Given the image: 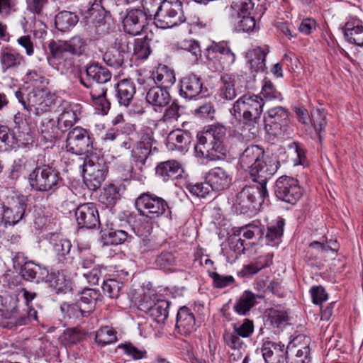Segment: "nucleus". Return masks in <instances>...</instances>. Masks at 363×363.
Wrapping results in <instances>:
<instances>
[{
  "instance_id": "1",
  "label": "nucleus",
  "mask_w": 363,
  "mask_h": 363,
  "mask_svg": "<svg viewBox=\"0 0 363 363\" xmlns=\"http://www.w3.org/2000/svg\"><path fill=\"white\" fill-rule=\"evenodd\" d=\"M240 167L248 172L256 183L267 184V180L279 169V162L272 155H266L259 145L247 146L239 158Z\"/></svg>"
},
{
  "instance_id": "2",
  "label": "nucleus",
  "mask_w": 363,
  "mask_h": 363,
  "mask_svg": "<svg viewBox=\"0 0 363 363\" xmlns=\"http://www.w3.org/2000/svg\"><path fill=\"white\" fill-rule=\"evenodd\" d=\"M86 40L75 35L68 40H52L48 45L51 55L48 57L49 64L62 73L70 71L74 66V59L69 54L81 55L85 52Z\"/></svg>"
},
{
  "instance_id": "3",
  "label": "nucleus",
  "mask_w": 363,
  "mask_h": 363,
  "mask_svg": "<svg viewBox=\"0 0 363 363\" xmlns=\"http://www.w3.org/2000/svg\"><path fill=\"white\" fill-rule=\"evenodd\" d=\"M263 99L255 94H244L234 102L230 109L232 116L238 122H242L252 138L259 133V121L263 111Z\"/></svg>"
},
{
  "instance_id": "4",
  "label": "nucleus",
  "mask_w": 363,
  "mask_h": 363,
  "mask_svg": "<svg viewBox=\"0 0 363 363\" xmlns=\"http://www.w3.org/2000/svg\"><path fill=\"white\" fill-rule=\"evenodd\" d=\"M225 129L221 125H211L207 130L197 134V143L194 147L197 157L208 160H223L227 152L224 145Z\"/></svg>"
},
{
  "instance_id": "5",
  "label": "nucleus",
  "mask_w": 363,
  "mask_h": 363,
  "mask_svg": "<svg viewBox=\"0 0 363 363\" xmlns=\"http://www.w3.org/2000/svg\"><path fill=\"white\" fill-rule=\"evenodd\" d=\"M15 95L25 109L36 116L50 111L57 99L55 94L46 86L33 88L28 91L26 98L20 91H16Z\"/></svg>"
},
{
  "instance_id": "6",
  "label": "nucleus",
  "mask_w": 363,
  "mask_h": 363,
  "mask_svg": "<svg viewBox=\"0 0 363 363\" xmlns=\"http://www.w3.org/2000/svg\"><path fill=\"white\" fill-rule=\"evenodd\" d=\"M19 298L16 294H5L1 296V315L12 320L16 325H25L33 320L38 322L37 311L35 309L21 311L18 306Z\"/></svg>"
},
{
  "instance_id": "7",
  "label": "nucleus",
  "mask_w": 363,
  "mask_h": 363,
  "mask_svg": "<svg viewBox=\"0 0 363 363\" xmlns=\"http://www.w3.org/2000/svg\"><path fill=\"white\" fill-rule=\"evenodd\" d=\"M79 104H67L58 117L57 126H55L56 122L53 119H49L46 125H44V123H43L44 128L42 129L41 132L43 136L49 140L58 137L59 130L62 132L67 131L79 119Z\"/></svg>"
},
{
  "instance_id": "8",
  "label": "nucleus",
  "mask_w": 363,
  "mask_h": 363,
  "mask_svg": "<svg viewBox=\"0 0 363 363\" xmlns=\"http://www.w3.org/2000/svg\"><path fill=\"white\" fill-rule=\"evenodd\" d=\"M33 189L38 191H55L62 184L59 172L49 165L35 167L28 176Z\"/></svg>"
},
{
  "instance_id": "9",
  "label": "nucleus",
  "mask_w": 363,
  "mask_h": 363,
  "mask_svg": "<svg viewBox=\"0 0 363 363\" xmlns=\"http://www.w3.org/2000/svg\"><path fill=\"white\" fill-rule=\"evenodd\" d=\"M206 63L213 72H220L235 62V55L231 50L229 43L213 42L206 52Z\"/></svg>"
},
{
  "instance_id": "10",
  "label": "nucleus",
  "mask_w": 363,
  "mask_h": 363,
  "mask_svg": "<svg viewBox=\"0 0 363 363\" xmlns=\"http://www.w3.org/2000/svg\"><path fill=\"white\" fill-rule=\"evenodd\" d=\"M269 197L266 184L257 183L245 186L238 194L235 206L241 213H245L248 209L256 208L257 205H261Z\"/></svg>"
},
{
  "instance_id": "11",
  "label": "nucleus",
  "mask_w": 363,
  "mask_h": 363,
  "mask_svg": "<svg viewBox=\"0 0 363 363\" xmlns=\"http://www.w3.org/2000/svg\"><path fill=\"white\" fill-rule=\"evenodd\" d=\"M155 28L166 29L182 23L185 19L182 10V4L177 1H164L154 18Z\"/></svg>"
},
{
  "instance_id": "12",
  "label": "nucleus",
  "mask_w": 363,
  "mask_h": 363,
  "mask_svg": "<svg viewBox=\"0 0 363 363\" xmlns=\"http://www.w3.org/2000/svg\"><path fill=\"white\" fill-rule=\"evenodd\" d=\"M135 206L140 215L150 219L160 217L168 208L165 200L150 192L140 194L135 199Z\"/></svg>"
},
{
  "instance_id": "13",
  "label": "nucleus",
  "mask_w": 363,
  "mask_h": 363,
  "mask_svg": "<svg viewBox=\"0 0 363 363\" xmlns=\"http://www.w3.org/2000/svg\"><path fill=\"white\" fill-rule=\"evenodd\" d=\"M267 131L277 137L291 135L292 130L289 125V111L282 106L270 108L265 118Z\"/></svg>"
},
{
  "instance_id": "14",
  "label": "nucleus",
  "mask_w": 363,
  "mask_h": 363,
  "mask_svg": "<svg viewBox=\"0 0 363 363\" xmlns=\"http://www.w3.org/2000/svg\"><path fill=\"white\" fill-rule=\"evenodd\" d=\"M82 159L84 162L80 167H82L84 179L90 183V186L94 189L99 187L104 181L107 172V167L104 162L96 156L90 157L86 155Z\"/></svg>"
},
{
  "instance_id": "15",
  "label": "nucleus",
  "mask_w": 363,
  "mask_h": 363,
  "mask_svg": "<svg viewBox=\"0 0 363 363\" xmlns=\"http://www.w3.org/2000/svg\"><path fill=\"white\" fill-rule=\"evenodd\" d=\"M92 149V141L85 129L76 127L68 133L66 140L67 152L85 157L89 155Z\"/></svg>"
},
{
  "instance_id": "16",
  "label": "nucleus",
  "mask_w": 363,
  "mask_h": 363,
  "mask_svg": "<svg viewBox=\"0 0 363 363\" xmlns=\"http://www.w3.org/2000/svg\"><path fill=\"white\" fill-rule=\"evenodd\" d=\"M274 194L279 200L295 204L301 199L302 191L297 179L282 176L275 182Z\"/></svg>"
},
{
  "instance_id": "17",
  "label": "nucleus",
  "mask_w": 363,
  "mask_h": 363,
  "mask_svg": "<svg viewBox=\"0 0 363 363\" xmlns=\"http://www.w3.org/2000/svg\"><path fill=\"white\" fill-rule=\"evenodd\" d=\"M27 203L24 196H12L7 205L3 206V219L5 225H15L23 221L26 216Z\"/></svg>"
},
{
  "instance_id": "18",
  "label": "nucleus",
  "mask_w": 363,
  "mask_h": 363,
  "mask_svg": "<svg viewBox=\"0 0 363 363\" xmlns=\"http://www.w3.org/2000/svg\"><path fill=\"white\" fill-rule=\"evenodd\" d=\"M147 20L146 13L142 9H129L123 21V30L125 33L133 36L140 35L149 28L146 24Z\"/></svg>"
},
{
  "instance_id": "19",
  "label": "nucleus",
  "mask_w": 363,
  "mask_h": 363,
  "mask_svg": "<svg viewBox=\"0 0 363 363\" xmlns=\"http://www.w3.org/2000/svg\"><path fill=\"white\" fill-rule=\"evenodd\" d=\"M75 218L80 228L94 229L100 226L99 211L93 203L79 205L75 210Z\"/></svg>"
},
{
  "instance_id": "20",
  "label": "nucleus",
  "mask_w": 363,
  "mask_h": 363,
  "mask_svg": "<svg viewBox=\"0 0 363 363\" xmlns=\"http://www.w3.org/2000/svg\"><path fill=\"white\" fill-rule=\"evenodd\" d=\"M155 143L152 130L149 128L142 130L140 133V139L131 151L132 157L141 164H145L152 150H157L156 147H153Z\"/></svg>"
},
{
  "instance_id": "21",
  "label": "nucleus",
  "mask_w": 363,
  "mask_h": 363,
  "mask_svg": "<svg viewBox=\"0 0 363 363\" xmlns=\"http://www.w3.org/2000/svg\"><path fill=\"white\" fill-rule=\"evenodd\" d=\"M232 179V173L220 167L211 169L206 175V181L211 185V190L217 191L228 189L231 184Z\"/></svg>"
},
{
  "instance_id": "22",
  "label": "nucleus",
  "mask_w": 363,
  "mask_h": 363,
  "mask_svg": "<svg viewBox=\"0 0 363 363\" xmlns=\"http://www.w3.org/2000/svg\"><path fill=\"white\" fill-rule=\"evenodd\" d=\"M24 62L23 56L13 47L6 45L0 50V65L4 73L16 70Z\"/></svg>"
},
{
  "instance_id": "23",
  "label": "nucleus",
  "mask_w": 363,
  "mask_h": 363,
  "mask_svg": "<svg viewBox=\"0 0 363 363\" xmlns=\"http://www.w3.org/2000/svg\"><path fill=\"white\" fill-rule=\"evenodd\" d=\"M238 81V77L233 74L224 73L222 74L218 91L219 97L226 101H232L238 94H242L243 92L242 87L236 86Z\"/></svg>"
},
{
  "instance_id": "24",
  "label": "nucleus",
  "mask_w": 363,
  "mask_h": 363,
  "mask_svg": "<svg viewBox=\"0 0 363 363\" xmlns=\"http://www.w3.org/2000/svg\"><path fill=\"white\" fill-rule=\"evenodd\" d=\"M19 274L24 280L39 284L46 280L48 269L33 261H26L21 265Z\"/></svg>"
},
{
  "instance_id": "25",
  "label": "nucleus",
  "mask_w": 363,
  "mask_h": 363,
  "mask_svg": "<svg viewBox=\"0 0 363 363\" xmlns=\"http://www.w3.org/2000/svg\"><path fill=\"white\" fill-rule=\"evenodd\" d=\"M203 89L201 79L194 74H190L180 80L179 94L186 99H193L199 96Z\"/></svg>"
},
{
  "instance_id": "26",
  "label": "nucleus",
  "mask_w": 363,
  "mask_h": 363,
  "mask_svg": "<svg viewBox=\"0 0 363 363\" xmlns=\"http://www.w3.org/2000/svg\"><path fill=\"white\" fill-rule=\"evenodd\" d=\"M175 330L178 333L188 335L196 330V319L191 311L186 307H181L177 314Z\"/></svg>"
},
{
  "instance_id": "27",
  "label": "nucleus",
  "mask_w": 363,
  "mask_h": 363,
  "mask_svg": "<svg viewBox=\"0 0 363 363\" xmlns=\"http://www.w3.org/2000/svg\"><path fill=\"white\" fill-rule=\"evenodd\" d=\"M342 29L344 38L347 43L363 47V25L359 19H349Z\"/></svg>"
},
{
  "instance_id": "28",
  "label": "nucleus",
  "mask_w": 363,
  "mask_h": 363,
  "mask_svg": "<svg viewBox=\"0 0 363 363\" xmlns=\"http://www.w3.org/2000/svg\"><path fill=\"white\" fill-rule=\"evenodd\" d=\"M146 101L155 111L160 112L171 101V96L167 89L161 86L150 88L146 94Z\"/></svg>"
},
{
  "instance_id": "29",
  "label": "nucleus",
  "mask_w": 363,
  "mask_h": 363,
  "mask_svg": "<svg viewBox=\"0 0 363 363\" xmlns=\"http://www.w3.org/2000/svg\"><path fill=\"white\" fill-rule=\"evenodd\" d=\"M262 353L265 363H281L286 359L287 351L284 344L269 341L264 343Z\"/></svg>"
},
{
  "instance_id": "30",
  "label": "nucleus",
  "mask_w": 363,
  "mask_h": 363,
  "mask_svg": "<svg viewBox=\"0 0 363 363\" xmlns=\"http://www.w3.org/2000/svg\"><path fill=\"white\" fill-rule=\"evenodd\" d=\"M50 243L58 261L64 262L71 259L70 251L72 245L70 240L61 238L57 234H52Z\"/></svg>"
},
{
  "instance_id": "31",
  "label": "nucleus",
  "mask_w": 363,
  "mask_h": 363,
  "mask_svg": "<svg viewBox=\"0 0 363 363\" xmlns=\"http://www.w3.org/2000/svg\"><path fill=\"white\" fill-rule=\"evenodd\" d=\"M263 298L262 294H255L246 290L238 298L233 306V310L240 315H247L257 303V299Z\"/></svg>"
},
{
  "instance_id": "32",
  "label": "nucleus",
  "mask_w": 363,
  "mask_h": 363,
  "mask_svg": "<svg viewBox=\"0 0 363 363\" xmlns=\"http://www.w3.org/2000/svg\"><path fill=\"white\" fill-rule=\"evenodd\" d=\"M182 173L181 164L173 160L162 162L156 167V174L164 182L177 179Z\"/></svg>"
},
{
  "instance_id": "33",
  "label": "nucleus",
  "mask_w": 363,
  "mask_h": 363,
  "mask_svg": "<svg viewBox=\"0 0 363 363\" xmlns=\"http://www.w3.org/2000/svg\"><path fill=\"white\" fill-rule=\"evenodd\" d=\"M106 85L97 83H94L90 89L91 101L103 114H106L111 107V104L106 99Z\"/></svg>"
},
{
  "instance_id": "34",
  "label": "nucleus",
  "mask_w": 363,
  "mask_h": 363,
  "mask_svg": "<svg viewBox=\"0 0 363 363\" xmlns=\"http://www.w3.org/2000/svg\"><path fill=\"white\" fill-rule=\"evenodd\" d=\"M86 74L88 80H92L93 83L106 85L111 79V72L98 63L88 65L86 68Z\"/></svg>"
},
{
  "instance_id": "35",
  "label": "nucleus",
  "mask_w": 363,
  "mask_h": 363,
  "mask_svg": "<svg viewBox=\"0 0 363 363\" xmlns=\"http://www.w3.org/2000/svg\"><path fill=\"white\" fill-rule=\"evenodd\" d=\"M152 77L158 86L166 89L171 87L176 81L174 71L164 65H159Z\"/></svg>"
},
{
  "instance_id": "36",
  "label": "nucleus",
  "mask_w": 363,
  "mask_h": 363,
  "mask_svg": "<svg viewBox=\"0 0 363 363\" xmlns=\"http://www.w3.org/2000/svg\"><path fill=\"white\" fill-rule=\"evenodd\" d=\"M135 94V86L133 82L123 79L116 85V97L121 106H128Z\"/></svg>"
},
{
  "instance_id": "37",
  "label": "nucleus",
  "mask_w": 363,
  "mask_h": 363,
  "mask_svg": "<svg viewBox=\"0 0 363 363\" xmlns=\"http://www.w3.org/2000/svg\"><path fill=\"white\" fill-rule=\"evenodd\" d=\"M99 296V294L96 290L89 288L84 289L79 294V298L77 301V303L80 305V308L88 316L94 311Z\"/></svg>"
},
{
  "instance_id": "38",
  "label": "nucleus",
  "mask_w": 363,
  "mask_h": 363,
  "mask_svg": "<svg viewBox=\"0 0 363 363\" xmlns=\"http://www.w3.org/2000/svg\"><path fill=\"white\" fill-rule=\"evenodd\" d=\"M44 282L49 284L56 294H65L71 289L70 281L60 272L50 273L48 272V276Z\"/></svg>"
},
{
  "instance_id": "39",
  "label": "nucleus",
  "mask_w": 363,
  "mask_h": 363,
  "mask_svg": "<svg viewBox=\"0 0 363 363\" xmlns=\"http://www.w3.org/2000/svg\"><path fill=\"white\" fill-rule=\"evenodd\" d=\"M228 21L237 32L252 31L256 26L255 18L250 15L229 16Z\"/></svg>"
},
{
  "instance_id": "40",
  "label": "nucleus",
  "mask_w": 363,
  "mask_h": 363,
  "mask_svg": "<svg viewBox=\"0 0 363 363\" xmlns=\"http://www.w3.org/2000/svg\"><path fill=\"white\" fill-rule=\"evenodd\" d=\"M240 337H241L234 330L230 331L225 330L223 335L225 344L237 352L236 354L233 353L230 355L231 361H238L242 357L240 350L243 346V342Z\"/></svg>"
},
{
  "instance_id": "41",
  "label": "nucleus",
  "mask_w": 363,
  "mask_h": 363,
  "mask_svg": "<svg viewBox=\"0 0 363 363\" xmlns=\"http://www.w3.org/2000/svg\"><path fill=\"white\" fill-rule=\"evenodd\" d=\"M77 302L70 303L68 302H64L60 306V311L62 314L63 319L65 321L72 323L77 320H80L84 317H86L85 313L82 308H80Z\"/></svg>"
},
{
  "instance_id": "42",
  "label": "nucleus",
  "mask_w": 363,
  "mask_h": 363,
  "mask_svg": "<svg viewBox=\"0 0 363 363\" xmlns=\"http://www.w3.org/2000/svg\"><path fill=\"white\" fill-rule=\"evenodd\" d=\"M78 16L71 11H62L59 12L55 18V24L56 28L65 32L70 28L74 27L78 22Z\"/></svg>"
},
{
  "instance_id": "43",
  "label": "nucleus",
  "mask_w": 363,
  "mask_h": 363,
  "mask_svg": "<svg viewBox=\"0 0 363 363\" xmlns=\"http://www.w3.org/2000/svg\"><path fill=\"white\" fill-rule=\"evenodd\" d=\"M107 0H92L91 6L87 9L86 18H90L93 23H103L105 18V4Z\"/></svg>"
},
{
  "instance_id": "44",
  "label": "nucleus",
  "mask_w": 363,
  "mask_h": 363,
  "mask_svg": "<svg viewBox=\"0 0 363 363\" xmlns=\"http://www.w3.org/2000/svg\"><path fill=\"white\" fill-rule=\"evenodd\" d=\"M284 220L279 218L275 223L272 224L267 228V232L265 236L267 244L271 246L278 245L283 235Z\"/></svg>"
},
{
  "instance_id": "45",
  "label": "nucleus",
  "mask_w": 363,
  "mask_h": 363,
  "mask_svg": "<svg viewBox=\"0 0 363 363\" xmlns=\"http://www.w3.org/2000/svg\"><path fill=\"white\" fill-rule=\"evenodd\" d=\"M310 123L312 124L315 131L318 135L320 143L323 139V133H325L327 125L326 113L323 109L317 108L311 113Z\"/></svg>"
},
{
  "instance_id": "46",
  "label": "nucleus",
  "mask_w": 363,
  "mask_h": 363,
  "mask_svg": "<svg viewBox=\"0 0 363 363\" xmlns=\"http://www.w3.org/2000/svg\"><path fill=\"white\" fill-rule=\"evenodd\" d=\"M286 152L291 157V160L294 166L305 165L306 164L305 150L298 143L293 142L289 144L286 147Z\"/></svg>"
},
{
  "instance_id": "47",
  "label": "nucleus",
  "mask_w": 363,
  "mask_h": 363,
  "mask_svg": "<svg viewBox=\"0 0 363 363\" xmlns=\"http://www.w3.org/2000/svg\"><path fill=\"white\" fill-rule=\"evenodd\" d=\"M169 301L164 299L157 300L156 303L150 311L149 315L157 323H164L168 317Z\"/></svg>"
},
{
  "instance_id": "48",
  "label": "nucleus",
  "mask_w": 363,
  "mask_h": 363,
  "mask_svg": "<svg viewBox=\"0 0 363 363\" xmlns=\"http://www.w3.org/2000/svg\"><path fill=\"white\" fill-rule=\"evenodd\" d=\"M96 342L100 346H105L117 340L116 332L109 326L101 327L96 332Z\"/></svg>"
},
{
  "instance_id": "49",
  "label": "nucleus",
  "mask_w": 363,
  "mask_h": 363,
  "mask_svg": "<svg viewBox=\"0 0 363 363\" xmlns=\"http://www.w3.org/2000/svg\"><path fill=\"white\" fill-rule=\"evenodd\" d=\"M267 52L261 48L253 49L250 52V64L255 72L263 71L265 67V58Z\"/></svg>"
},
{
  "instance_id": "50",
  "label": "nucleus",
  "mask_w": 363,
  "mask_h": 363,
  "mask_svg": "<svg viewBox=\"0 0 363 363\" xmlns=\"http://www.w3.org/2000/svg\"><path fill=\"white\" fill-rule=\"evenodd\" d=\"M253 8L254 3L252 0H233L230 6L229 16L250 15Z\"/></svg>"
},
{
  "instance_id": "51",
  "label": "nucleus",
  "mask_w": 363,
  "mask_h": 363,
  "mask_svg": "<svg viewBox=\"0 0 363 363\" xmlns=\"http://www.w3.org/2000/svg\"><path fill=\"white\" fill-rule=\"evenodd\" d=\"M123 286V282L114 279H108L104 281L102 290L104 295L111 298H117L119 296L120 291Z\"/></svg>"
},
{
  "instance_id": "52",
  "label": "nucleus",
  "mask_w": 363,
  "mask_h": 363,
  "mask_svg": "<svg viewBox=\"0 0 363 363\" xmlns=\"http://www.w3.org/2000/svg\"><path fill=\"white\" fill-rule=\"evenodd\" d=\"M125 56L113 48L106 51L103 56L104 62L109 67L119 68L122 66Z\"/></svg>"
},
{
  "instance_id": "53",
  "label": "nucleus",
  "mask_w": 363,
  "mask_h": 363,
  "mask_svg": "<svg viewBox=\"0 0 363 363\" xmlns=\"http://www.w3.org/2000/svg\"><path fill=\"white\" fill-rule=\"evenodd\" d=\"M261 94L267 100H282L281 93L277 91L273 83L267 79L263 81Z\"/></svg>"
},
{
  "instance_id": "54",
  "label": "nucleus",
  "mask_w": 363,
  "mask_h": 363,
  "mask_svg": "<svg viewBox=\"0 0 363 363\" xmlns=\"http://www.w3.org/2000/svg\"><path fill=\"white\" fill-rule=\"evenodd\" d=\"M233 330L241 337H249L254 332L253 321L250 319H245L242 323H233Z\"/></svg>"
},
{
  "instance_id": "55",
  "label": "nucleus",
  "mask_w": 363,
  "mask_h": 363,
  "mask_svg": "<svg viewBox=\"0 0 363 363\" xmlns=\"http://www.w3.org/2000/svg\"><path fill=\"white\" fill-rule=\"evenodd\" d=\"M174 263V257L170 252H162L155 259L156 265L164 270H171Z\"/></svg>"
},
{
  "instance_id": "56",
  "label": "nucleus",
  "mask_w": 363,
  "mask_h": 363,
  "mask_svg": "<svg viewBox=\"0 0 363 363\" xmlns=\"http://www.w3.org/2000/svg\"><path fill=\"white\" fill-rule=\"evenodd\" d=\"M179 47L189 53L193 57V60L196 61L201 56V50L197 42L193 40H184L179 43Z\"/></svg>"
},
{
  "instance_id": "57",
  "label": "nucleus",
  "mask_w": 363,
  "mask_h": 363,
  "mask_svg": "<svg viewBox=\"0 0 363 363\" xmlns=\"http://www.w3.org/2000/svg\"><path fill=\"white\" fill-rule=\"evenodd\" d=\"M208 273L213 280V286L216 288H225L235 282V279L231 275L223 276L216 272H208Z\"/></svg>"
},
{
  "instance_id": "58",
  "label": "nucleus",
  "mask_w": 363,
  "mask_h": 363,
  "mask_svg": "<svg viewBox=\"0 0 363 363\" xmlns=\"http://www.w3.org/2000/svg\"><path fill=\"white\" fill-rule=\"evenodd\" d=\"M168 140L169 143H172L177 149H183L189 142L188 135L181 130L171 132L169 134Z\"/></svg>"
},
{
  "instance_id": "59",
  "label": "nucleus",
  "mask_w": 363,
  "mask_h": 363,
  "mask_svg": "<svg viewBox=\"0 0 363 363\" xmlns=\"http://www.w3.org/2000/svg\"><path fill=\"white\" fill-rule=\"evenodd\" d=\"M24 80L26 83H30L33 88L46 86L48 84V80L35 70L28 72Z\"/></svg>"
},
{
  "instance_id": "60",
  "label": "nucleus",
  "mask_w": 363,
  "mask_h": 363,
  "mask_svg": "<svg viewBox=\"0 0 363 363\" xmlns=\"http://www.w3.org/2000/svg\"><path fill=\"white\" fill-rule=\"evenodd\" d=\"M15 138L9 133L8 127L2 125L0 127V150H6L12 147L15 144Z\"/></svg>"
},
{
  "instance_id": "61",
  "label": "nucleus",
  "mask_w": 363,
  "mask_h": 363,
  "mask_svg": "<svg viewBox=\"0 0 363 363\" xmlns=\"http://www.w3.org/2000/svg\"><path fill=\"white\" fill-rule=\"evenodd\" d=\"M118 198L119 194L114 185H109L104 188V192L101 195V201L107 206H113Z\"/></svg>"
},
{
  "instance_id": "62",
  "label": "nucleus",
  "mask_w": 363,
  "mask_h": 363,
  "mask_svg": "<svg viewBox=\"0 0 363 363\" xmlns=\"http://www.w3.org/2000/svg\"><path fill=\"white\" fill-rule=\"evenodd\" d=\"M146 40H153L152 36L147 35L144 40H136L134 45V53L138 55V57L146 58L150 54L148 45Z\"/></svg>"
},
{
  "instance_id": "63",
  "label": "nucleus",
  "mask_w": 363,
  "mask_h": 363,
  "mask_svg": "<svg viewBox=\"0 0 363 363\" xmlns=\"http://www.w3.org/2000/svg\"><path fill=\"white\" fill-rule=\"evenodd\" d=\"M112 48L113 50H118L119 52L123 54V55L128 57L130 50V47L128 38L127 37L126 34H120L116 38L113 47Z\"/></svg>"
},
{
  "instance_id": "64",
  "label": "nucleus",
  "mask_w": 363,
  "mask_h": 363,
  "mask_svg": "<svg viewBox=\"0 0 363 363\" xmlns=\"http://www.w3.org/2000/svg\"><path fill=\"white\" fill-rule=\"evenodd\" d=\"M188 189L192 194L198 197H206L211 191V185L206 181L204 183H196L195 184H189Z\"/></svg>"
}]
</instances>
